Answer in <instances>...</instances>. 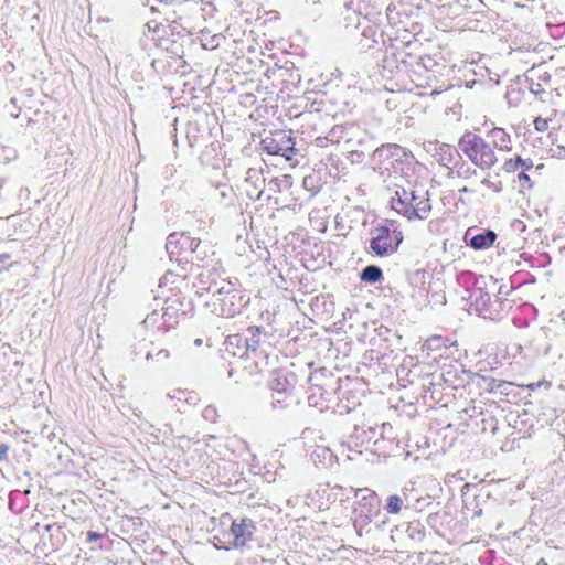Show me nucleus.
<instances>
[{
    "mask_svg": "<svg viewBox=\"0 0 565 565\" xmlns=\"http://www.w3.org/2000/svg\"><path fill=\"white\" fill-rule=\"evenodd\" d=\"M244 182L253 194L257 193L259 190L265 189L266 178L264 177L262 169L249 168L246 171Z\"/></svg>",
    "mask_w": 565,
    "mask_h": 565,
    "instance_id": "a19ab883",
    "label": "nucleus"
},
{
    "mask_svg": "<svg viewBox=\"0 0 565 565\" xmlns=\"http://www.w3.org/2000/svg\"><path fill=\"white\" fill-rule=\"evenodd\" d=\"M216 190L218 191L221 204L224 206H231L235 204L236 194L231 185L221 183L216 186Z\"/></svg>",
    "mask_w": 565,
    "mask_h": 565,
    "instance_id": "603ef678",
    "label": "nucleus"
},
{
    "mask_svg": "<svg viewBox=\"0 0 565 565\" xmlns=\"http://www.w3.org/2000/svg\"><path fill=\"white\" fill-rule=\"evenodd\" d=\"M412 447V445L403 444V440L396 438L393 426L390 423H383L370 450L384 458L403 456L404 460H408V457H412L415 452L409 449Z\"/></svg>",
    "mask_w": 565,
    "mask_h": 565,
    "instance_id": "9b49d317",
    "label": "nucleus"
},
{
    "mask_svg": "<svg viewBox=\"0 0 565 565\" xmlns=\"http://www.w3.org/2000/svg\"><path fill=\"white\" fill-rule=\"evenodd\" d=\"M255 531L256 525L252 519L242 518L234 520L230 531L226 533L227 543L235 548L244 547L253 540Z\"/></svg>",
    "mask_w": 565,
    "mask_h": 565,
    "instance_id": "4be33fe9",
    "label": "nucleus"
},
{
    "mask_svg": "<svg viewBox=\"0 0 565 565\" xmlns=\"http://www.w3.org/2000/svg\"><path fill=\"white\" fill-rule=\"evenodd\" d=\"M302 188L307 190L310 195H316L321 189V179L318 174L311 173L302 179Z\"/></svg>",
    "mask_w": 565,
    "mask_h": 565,
    "instance_id": "864d4df0",
    "label": "nucleus"
},
{
    "mask_svg": "<svg viewBox=\"0 0 565 565\" xmlns=\"http://www.w3.org/2000/svg\"><path fill=\"white\" fill-rule=\"evenodd\" d=\"M458 147L461 153L481 170L491 169L498 161L491 145L472 131H466L459 138Z\"/></svg>",
    "mask_w": 565,
    "mask_h": 565,
    "instance_id": "9d476101",
    "label": "nucleus"
},
{
    "mask_svg": "<svg viewBox=\"0 0 565 565\" xmlns=\"http://www.w3.org/2000/svg\"><path fill=\"white\" fill-rule=\"evenodd\" d=\"M438 375L439 380H443L444 384L450 390L463 388L470 383H475L478 386V379L481 377V375L466 370L458 362L445 365Z\"/></svg>",
    "mask_w": 565,
    "mask_h": 565,
    "instance_id": "aec40b11",
    "label": "nucleus"
},
{
    "mask_svg": "<svg viewBox=\"0 0 565 565\" xmlns=\"http://www.w3.org/2000/svg\"><path fill=\"white\" fill-rule=\"evenodd\" d=\"M469 299L470 307L478 316L491 321L503 320L512 312L516 305V298L508 291L505 284L498 288L493 299L482 287H475L470 292Z\"/></svg>",
    "mask_w": 565,
    "mask_h": 565,
    "instance_id": "7ed1b4c3",
    "label": "nucleus"
},
{
    "mask_svg": "<svg viewBox=\"0 0 565 565\" xmlns=\"http://www.w3.org/2000/svg\"><path fill=\"white\" fill-rule=\"evenodd\" d=\"M292 184L294 181L290 174H281L266 181L265 189L259 190L257 193L253 194L249 190H246V192L248 198L253 201H269L277 193L288 192L292 188Z\"/></svg>",
    "mask_w": 565,
    "mask_h": 565,
    "instance_id": "b1692460",
    "label": "nucleus"
},
{
    "mask_svg": "<svg viewBox=\"0 0 565 565\" xmlns=\"http://www.w3.org/2000/svg\"><path fill=\"white\" fill-rule=\"evenodd\" d=\"M412 42L395 40L385 49L383 68L392 76L401 72L415 71L414 54L408 51Z\"/></svg>",
    "mask_w": 565,
    "mask_h": 565,
    "instance_id": "ddd939ff",
    "label": "nucleus"
},
{
    "mask_svg": "<svg viewBox=\"0 0 565 565\" xmlns=\"http://www.w3.org/2000/svg\"><path fill=\"white\" fill-rule=\"evenodd\" d=\"M185 137L191 148L195 147L205 137V129L198 122L189 121L185 129Z\"/></svg>",
    "mask_w": 565,
    "mask_h": 565,
    "instance_id": "de8ad7c7",
    "label": "nucleus"
},
{
    "mask_svg": "<svg viewBox=\"0 0 565 565\" xmlns=\"http://www.w3.org/2000/svg\"><path fill=\"white\" fill-rule=\"evenodd\" d=\"M478 387L499 398L505 397L508 402H510L511 398L518 397L514 383L504 380L481 375V377L478 379Z\"/></svg>",
    "mask_w": 565,
    "mask_h": 565,
    "instance_id": "393cba45",
    "label": "nucleus"
},
{
    "mask_svg": "<svg viewBox=\"0 0 565 565\" xmlns=\"http://www.w3.org/2000/svg\"><path fill=\"white\" fill-rule=\"evenodd\" d=\"M360 278L364 282L375 284L383 279V271L376 265H369L361 271Z\"/></svg>",
    "mask_w": 565,
    "mask_h": 565,
    "instance_id": "3c124183",
    "label": "nucleus"
},
{
    "mask_svg": "<svg viewBox=\"0 0 565 565\" xmlns=\"http://www.w3.org/2000/svg\"><path fill=\"white\" fill-rule=\"evenodd\" d=\"M396 373L399 379H403L405 374L407 382L420 390L419 396L416 397L417 401L420 398L423 403L429 407L447 405L449 394L445 391L448 390V387L444 384L443 380H439L437 373L422 375L419 365H413L412 369H407L405 364H402Z\"/></svg>",
    "mask_w": 565,
    "mask_h": 565,
    "instance_id": "20e7f679",
    "label": "nucleus"
},
{
    "mask_svg": "<svg viewBox=\"0 0 565 565\" xmlns=\"http://www.w3.org/2000/svg\"><path fill=\"white\" fill-rule=\"evenodd\" d=\"M164 28L168 31V34H175V36H178V35H189V33L186 32V29L183 28L177 21H173L172 23H170L169 25H167Z\"/></svg>",
    "mask_w": 565,
    "mask_h": 565,
    "instance_id": "69168bd1",
    "label": "nucleus"
},
{
    "mask_svg": "<svg viewBox=\"0 0 565 565\" xmlns=\"http://www.w3.org/2000/svg\"><path fill=\"white\" fill-rule=\"evenodd\" d=\"M406 533L413 541H422L425 537V526L419 521L409 522Z\"/></svg>",
    "mask_w": 565,
    "mask_h": 565,
    "instance_id": "5fc2aeb1",
    "label": "nucleus"
},
{
    "mask_svg": "<svg viewBox=\"0 0 565 565\" xmlns=\"http://www.w3.org/2000/svg\"><path fill=\"white\" fill-rule=\"evenodd\" d=\"M536 281L535 276L527 270H518L510 276L509 286L507 285L508 291L512 295L519 288L524 285L534 284Z\"/></svg>",
    "mask_w": 565,
    "mask_h": 565,
    "instance_id": "a18cd8bd",
    "label": "nucleus"
},
{
    "mask_svg": "<svg viewBox=\"0 0 565 565\" xmlns=\"http://www.w3.org/2000/svg\"><path fill=\"white\" fill-rule=\"evenodd\" d=\"M142 327L152 333H164L174 328V326H170V321H168V316H166V309L163 306L160 309L154 308L150 313H148L142 321Z\"/></svg>",
    "mask_w": 565,
    "mask_h": 565,
    "instance_id": "f704fd0d",
    "label": "nucleus"
},
{
    "mask_svg": "<svg viewBox=\"0 0 565 565\" xmlns=\"http://www.w3.org/2000/svg\"><path fill=\"white\" fill-rule=\"evenodd\" d=\"M379 429L376 425L362 424L355 425L353 431L349 436V444L354 447L373 444L377 436Z\"/></svg>",
    "mask_w": 565,
    "mask_h": 565,
    "instance_id": "e433bc0d",
    "label": "nucleus"
},
{
    "mask_svg": "<svg viewBox=\"0 0 565 565\" xmlns=\"http://www.w3.org/2000/svg\"><path fill=\"white\" fill-rule=\"evenodd\" d=\"M488 137L491 140L492 148H497L502 151H509L512 149V141L510 135L500 127H494L488 132Z\"/></svg>",
    "mask_w": 565,
    "mask_h": 565,
    "instance_id": "79ce46f5",
    "label": "nucleus"
},
{
    "mask_svg": "<svg viewBox=\"0 0 565 565\" xmlns=\"http://www.w3.org/2000/svg\"><path fill=\"white\" fill-rule=\"evenodd\" d=\"M369 253L379 257L393 255L403 242V233L395 221L384 220L370 231Z\"/></svg>",
    "mask_w": 565,
    "mask_h": 565,
    "instance_id": "1a4fd4ad",
    "label": "nucleus"
},
{
    "mask_svg": "<svg viewBox=\"0 0 565 565\" xmlns=\"http://www.w3.org/2000/svg\"><path fill=\"white\" fill-rule=\"evenodd\" d=\"M228 281L230 279L224 276V270L221 265L214 264L211 267L204 266V269L198 274L196 281L193 284V287L195 288V295L200 298L205 295L214 297L225 287V284H228Z\"/></svg>",
    "mask_w": 565,
    "mask_h": 565,
    "instance_id": "2eb2a0df",
    "label": "nucleus"
},
{
    "mask_svg": "<svg viewBox=\"0 0 565 565\" xmlns=\"http://www.w3.org/2000/svg\"><path fill=\"white\" fill-rule=\"evenodd\" d=\"M260 149L268 156H277L285 159V161H295L298 163L297 156L299 150L296 148V141L292 137L291 130L278 129L270 131L260 140Z\"/></svg>",
    "mask_w": 565,
    "mask_h": 565,
    "instance_id": "f8f14e48",
    "label": "nucleus"
},
{
    "mask_svg": "<svg viewBox=\"0 0 565 565\" xmlns=\"http://www.w3.org/2000/svg\"><path fill=\"white\" fill-rule=\"evenodd\" d=\"M374 170L382 177H401L406 180L414 174L418 161L406 148L387 143L376 148L372 156Z\"/></svg>",
    "mask_w": 565,
    "mask_h": 565,
    "instance_id": "f03ea898",
    "label": "nucleus"
},
{
    "mask_svg": "<svg viewBox=\"0 0 565 565\" xmlns=\"http://www.w3.org/2000/svg\"><path fill=\"white\" fill-rule=\"evenodd\" d=\"M149 26V32L152 33L151 40L156 42V45L167 53L171 54V57L179 61L180 64L184 63L183 56L185 54V44L190 42L189 35L168 34L166 28H160L158 24L153 29Z\"/></svg>",
    "mask_w": 565,
    "mask_h": 565,
    "instance_id": "f3484780",
    "label": "nucleus"
},
{
    "mask_svg": "<svg viewBox=\"0 0 565 565\" xmlns=\"http://www.w3.org/2000/svg\"><path fill=\"white\" fill-rule=\"evenodd\" d=\"M17 158V151L12 147L0 143V163H8Z\"/></svg>",
    "mask_w": 565,
    "mask_h": 565,
    "instance_id": "4d7b16f0",
    "label": "nucleus"
},
{
    "mask_svg": "<svg viewBox=\"0 0 565 565\" xmlns=\"http://www.w3.org/2000/svg\"><path fill=\"white\" fill-rule=\"evenodd\" d=\"M18 262L12 259V255L9 253L0 254V274L10 270Z\"/></svg>",
    "mask_w": 565,
    "mask_h": 565,
    "instance_id": "13d9d810",
    "label": "nucleus"
},
{
    "mask_svg": "<svg viewBox=\"0 0 565 565\" xmlns=\"http://www.w3.org/2000/svg\"><path fill=\"white\" fill-rule=\"evenodd\" d=\"M358 26L362 28L360 46L362 50H371L375 45L379 44L380 40L385 45V41L383 39V32L380 30L379 25L365 15L363 21L358 22Z\"/></svg>",
    "mask_w": 565,
    "mask_h": 565,
    "instance_id": "7c9ffc66",
    "label": "nucleus"
},
{
    "mask_svg": "<svg viewBox=\"0 0 565 565\" xmlns=\"http://www.w3.org/2000/svg\"><path fill=\"white\" fill-rule=\"evenodd\" d=\"M415 74H422L423 72H431L433 74H440L446 65L440 53L428 54L423 56L414 55Z\"/></svg>",
    "mask_w": 565,
    "mask_h": 565,
    "instance_id": "c9c22d12",
    "label": "nucleus"
},
{
    "mask_svg": "<svg viewBox=\"0 0 565 565\" xmlns=\"http://www.w3.org/2000/svg\"><path fill=\"white\" fill-rule=\"evenodd\" d=\"M274 74L281 81V90L291 92L301 83L299 70H297L291 62H286L285 65L275 71Z\"/></svg>",
    "mask_w": 565,
    "mask_h": 565,
    "instance_id": "4c0bfd02",
    "label": "nucleus"
},
{
    "mask_svg": "<svg viewBox=\"0 0 565 565\" xmlns=\"http://www.w3.org/2000/svg\"><path fill=\"white\" fill-rule=\"evenodd\" d=\"M209 246L202 245L201 241L198 238L195 245L189 256V266L188 271L192 269L194 265L199 268L204 269V266L211 267L214 264H218V260L214 257V252L209 253Z\"/></svg>",
    "mask_w": 565,
    "mask_h": 565,
    "instance_id": "72a5a7b5",
    "label": "nucleus"
},
{
    "mask_svg": "<svg viewBox=\"0 0 565 565\" xmlns=\"http://www.w3.org/2000/svg\"><path fill=\"white\" fill-rule=\"evenodd\" d=\"M433 156L439 164L450 170L465 166L459 147L456 148L448 143H436Z\"/></svg>",
    "mask_w": 565,
    "mask_h": 565,
    "instance_id": "c85d7f7f",
    "label": "nucleus"
},
{
    "mask_svg": "<svg viewBox=\"0 0 565 565\" xmlns=\"http://www.w3.org/2000/svg\"><path fill=\"white\" fill-rule=\"evenodd\" d=\"M198 238L191 237L188 233H172L167 237L166 250L171 262H175L184 275L188 273L189 256L193 252Z\"/></svg>",
    "mask_w": 565,
    "mask_h": 565,
    "instance_id": "dca6fc26",
    "label": "nucleus"
},
{
    "mask_svg": "<svg viewBox=\"0 0 565 565\" xmlns=\"http://www.w3.org/2000/svg\"><path fill=\"white\" fill-rule=\"evenodd\" d=\"M171 351L169 349H161L157 353L152 354L151 352H148L146 355V360H152L154 359L158 362H163L168 360L171 356Z\"/></svg>",
    "mask_w": 565,
    "mask_h": 565,
    "instance_id": "e2e57ef3",
    "label": "nucleus"
},
{
    "mask_svg": "<svg viewBox=\"0 0 565 565\" xmlns=\"http://www.w3.org/2000/svg\"><path fill=\"white\" fill-rule=\"evenodd\" d=\"M540 43L530 34H521L515 36L511 44V53H536Z\"/></svg>",
    "mask_w": 565,
    "mask_h": 565,
    "instance_id": "ea45409f",
    "label": "nucleus"
},
{
    "mask_svg": "<svg viewBox=\"0 0 565 565\" xmlns=\"http://www.w3.org/2000/svg\"><path fill=\"white\" fill-rule=\"evenodd\" d=\"M163 307L166 309V316H168V321H170V326L174 327L179 323L180 318L185 317L193 311L192 301L181 295L167 297L163 301Z\"/></svg>",
    "mask_w": 565,
    "mask_h": 565,
    "instance_id": "a878e982",
    "label": "nucleus"
},
{
    "mask_svg": "<svg viewBox=\"0 0 565 565\" xmlns=\"http://www.w3.org/2000/svg\"><path fill=\"white\" fill-rule=\"evenodd\" d=\"M311 457L315 462L319 461L320 463L326 462L327 460H331L332 454L331 451L326 447H317L313 452L311 454Z\"/></svg>",
    "mask_w": 565,
    "mask_h": 565,
    "instance_id": "6e6d98bb",
    "label": "nucleus"
},
{
    "mask_svg": "<svg viewBox=\"0 0 565 565\" xmlns=\"http://www.w3.org/2000/svg\"><path fill=\"white\" fill-rule=\"evenodd\" d=\"M428 302L433 305H445L446 297L443 291L427 289Z\"/></svg>",
    "mask_w": 565,
    "mask_h": 565,
    "instance_id": "052dcab7",
    "label": "nucleus"
},
{
    "mask_svg": "<svg viewBox=\"0 0 565 565\" xmlns=\"http://www.w3.org/2000/svg\"><path fill=\"white\" fill-rule=\"evenodd\" d=\"M55 121V116L46 110H35L34 116L29 118L28 126L39 125L42 129L50 128Z\"/></svg>",
    "mask_w": 565,
    "mask_h": 565,
    "instance_id": "09e8293b",
    "label": "nucleus"
},
{
    "mask_svg": "<svg viewBox=\"0 0 565 565\" xmlns=\"http://www.w3.org/2000/svg\"><path fill=\"white\" fill-rule=\"evenodd\" d=\"M339 380L335 390V402L333 411L340 415L349 414L361 404V394L358 390V382L345 377Z\"/></svg>",
    "mask_w": 565,
    "mask_h": 565,
    "instance_id": "a211bd4d",
    "label": "nucleus"
},
{
    "mask_svg": "<svg viewBox=\"0 0 565 565\" xmlns=\"http://www.w3.org/2000/svg\"><path fill=\"white\" fill-rule=\"evenodd\" d=\"M403 444H409L413 446L411 449L415 452L412 457H408V459H412L414 462L418 461L420 457L426 456V450L429 446L426 437H420L419 440L415 441L408 438L407 440H403Z\"/></svg>",
    "mask_w": 565,
    "mask_h": 565,
    "instance_id": "8fccbe9b",
    "label": "nucleus"
},
{
    "mask_svg": "<svg viewBox=\"0 0 565 565\" xmlns=\"http://www.w3.org/2000/svg\"><path fill=\"white\" fill-rule=\"evenodd\" d=\"M330 494L326 487H319L313 492L308 493L307 504L318 510H326L330 504Z\"/></svg>",
    "mask_w": 565,
    "mask_h": 565,
    "instance_id": "37998d69",
    "label": "nucleus"
},
{
    "mask_svg": "<svg viewBox=\"0 0 565 565\" xmlns=\"http://www.w3.org/2000/svg\"><path fill=\"white\" fill-rule=\"evenodd\" d=\"M249 302V295L241 288L237 280H230L220 292L205 301V306L218 317L233 318L241 315Z\"/></svg>",
    "mask_w": 565,
    "mask_h": 565,
    "instance_id": "423d86ee",
    "label": "nucleus"
},
{
    "mask_svg": "<svg viewBox=\"0 0 565 565\" xmlns=\"http://www.w3.org/2000/svg\"><path fill=\"white\" fill-rule=\"evenodd\" d=\"M525 260L530 264L531 267H544L547 264H550V257L547 254H543L539 257H534L532 255H529Z\"/></svg>",
    "mask_w": 565,
    "mask_h": 565,
    "instance_id": "680f3d73",
    "label": "nucleus"
},
{
    "mask_svg": "<svg viewBox=\"0 0 565 565\" xmlns=\"http://www.w3.org/2000/svg\"><path fill=\"white\" fill-rule=\"evenodd\" d=\"M498 409L499 407L497 405L483 407L481 404H473L462 411L463 415L461 417L466 420L467 426L472 430L490 433L493 435L495 434L499 424L494 414Z\"/></svg>",
    "mask_w": 565,
    "mask_h": 565,
    "instance_id": "4468645a",
    "label": "nucleus"
},
{
    "mask_svg": "<svg viewBox=\"0 0 565 565\" xmlns=\"http://www.w3.org/2000/svg\"><path fill=\"white\" fill-rule=\"evenodd\" d=\"M298 377L295 372L287 369H277L270 373L268 386L270 391L295 393Z\"/></svg>",
    "mask_w": 565,
    "mask_h": 565,
    "instance_id": "c756f323",
    "label": "nucleus"
},
{
    "mask_svg": "<svg viewBox=\"0 0 565 565\" xmlns=\"http://www.w3.org/2000/svg\"><path fill=\"white\" fill-rule=\"evenodd\" d=\"M393 350L390 349L385 340L373 343L372 348L366 350L362 356L363 364L374 367L375 371L385 372L392 362Z\"/></svg>",
    "mask_w": 565,
    "mask_h": 565,
    "instance_id": "5701e85b",
    "label": "nucleus"
},
{
    "mask_svg": "<svg viewBox=\"0 0 565 565\" xmlns=\"http://www.w3.org/2000/svg\"><path fill=\"white\" fill-rule=\"evenodd\" d=\"M457 351V341L449 337L434 334L422 345V353L431 361L448 359Z\"/></svg>",
    "mask_w": 565,
    "mask_h": 565,
    "instance_id": "412c9836",
    "label": "nucleus"
},
{
    "mask_svg": "<svg viewBox=\"0 0 565 565\" xmlns=\"http://www.w3.org/2000/svg\"><path fill=\"white\" fill-rule=\"evenodd\" d=\"M526 82L529 83V89L531 93H533L535 96H540L545 92V87L542 83L535 82V78L533 77H526Z\"/></svg>",
    "mask_w": 565,
    "mask_h": 565,
    "instance_id": "0e129e2a",
    "label": "nucleus"
},
{
    "mask_svg": "<svg viewBox=\"0 0 565 565\" xmlns=\"http://www.w3.org/2000/svg\"><path fill=\"white\" fill-rule=\"evenodd\" d=\"M308 404L321 412L332 408L335 402V390L339 380L332 373H326V369L312 372L308 377Z\"/></svg>",
    "mask_w": 565,
    "mask_h": 565,
    "instance_id": "6e6552de",
    "label": "nucleus"
},
{
    "mask_svg": "<svg viewBox=\"0 0 565 565\" xmlns=\"http://www.w3.org/2000/svg\"><path fill=\"white\" fill-rule=\"evenodd\" d=\"M391 205L394 211L408 221L426 220L431 211L428 190L424 184L411 180L395 184Z\"/></svg>",
    "mask_w": 565,
    "mask_h": 565,
    "instance_id": "f257e3e1",
    "label": "nucleus"
},
{
    "mask_svg": "<svg viewBox=\"0 0 565 565\" xmlns=\"http://www.w3.org/2000/svg\"><path fill=\"white\" fill-rule=\"evenodd\" d=\"M203 419L210 423H216L218 419V412L214 405H206L202 411Z\"/></svg>",
    "mask_w": 565,
    "mask_h": 565,
    "instance_id": "bf43d9fd",
    "label": "nucleus"
},
{
    "mask_svg": "<svg viewBox=\"0 0 565 565\" xmlns=\"http://www.w3.org/2000/svg\"><path fill=\"white\" fill-rule=\"evenodd\" d=\"M44 531L49 534L47 541L44 535L36 544L35 548L44 554L57 552L65 544L67 537L63 527L56 523L46 524Z\"/></svg>",
    "mask_w": 565,
    "mask_h": 565,
    "instance_id": "bb28decb",
    "label": "nucleus"
},
{
    "mask_svg": "<svg viewBox=\"0 0 565 565\" xmlns=\"http://www.w3.org/2000/svg\"><path fill=\"white\" fill-rule=\"evenodd\" d=\"M431 502V495L418 489L414 481H407L397 492L386 498L383 508L388 514H399L406 510L420 512Z\"/></svg>",
    "mask_w": 565,
    "mask_h": 565,
    "instance_id": "0eeeda50",
    "label": "nucleus"
},
{
    "mask_svg": "<svg viewBox=\"0 0 565 565\" xmlns=\"http://www.w3.org/2000/svg\"><path fill=\"white\" fill-rule=\"evenodd\" d=\"M531 77L536 78L540 83L546 87L551 82V74L546 71H531Z\"/></svg>",
    "mask_w": 565,
    "mask_h": 565,
    "instance_id": "774afa93",
    "label": "nucleus"
},
{
    "mask_svg": "<svg viewBox=\"0 0 565 565\" xmlns=\"http://www.w3.org/2000/svg\"><path fill=\"white\" fill-rule=\"evenodd\" d=\"M511 315L513 326L524 329L536 319L537 310L532 303L516 299V305L512 309Z\"/></svg>",
    "mask_w": 565,
    "mask_h": 565,
    "instance_id": "473e14b6",
    "label": "nucleus"
},
{
    "mask_svg": "<svg viewBox=\"0 0 565 565\" xmlns=\"http://www.w3.org/2000/svg\"><path fill=\"white\" fill-rule=\"evenodd\" d=\"M274 328L270 326L259 327L250 326L243 334H233L227 338V345H238L243 340L246 351L257 352L263 351V347L269 343V339L273 337Z\"/></svg>",
    "mask_w": 565,
    "mask_h": 565,
    "instance_id": "6ab92c4d",
    "label": "nucleus"
},
{
    "mask_svg": "<svg viewBox=\"0 0 565 565\" xmlns=\"http://www.w3.org/2000/svg\"><path fill=\"white\" fill-rule=\"evenodd\" d=\"M355 501L352 509V523L356 534L362 537L372 532V522L381 514V500L377 493L369 488L352 489Z\"/></svg>",
    "mask_w": 565,
    "mask_h": 565,
    "instance_id": "39448f33",
    "label": "nucleus"
},
{
    "mask_svg": "<svg viewBox=\"0 0 565 565\" xmlns=\"http://www.w3.org/2000/svg\"><path fill=\"white\" fill-rule=\"evenodd\" d=\"M497 237V233L492 230H482L473 226L466 231L463 241L475 250H482L492 246Z\"/></svg>",
    "mask_w": 565,
    "mask_h": 565,
    "instance_id": "cd10ccee",
    "label": "nucleus"
},
{
    "mask_svg": "<svg viewBox=\"0 0 565 565\" xmlns=\"http://www.w3.org/2000/svg\"><path fill=\"white\" fill-rule=\"evenodd\" d=\"M29 491L13 490L9 493V509L15 513H22L29 505Z\"/></svg>",
    "mask_w": 565,
    "mask_h": 565,
    "instance_id": "49530a36",
    "label": "nucleus"
},
{
    "mask_svg": "<svg viewBox=\"0 0 565 565\" xmlns=\"http://www.w3.org/2000/svg\"><path fill=\"white\" fill-rule=\"evenodd\" d=\"M299 399L295 393L284 391H271L270 406L273 409H286L294 404H298Z\"/></svg>",
    "mask_w": 565,
    "mask_h": 565,
    "instance_id": "c03bdc74",
    "label": "nucleus"
},
{
    "mask_svg": "<svg viewBox=\"0 0 565 565\" xmlns=\"http://www.w3.org/2000/svg\"><path fill=\"white\" fill-rule=\"evenodd\" d=\"M199 160L202 166L218 169L223 161L220 145L215 142L207 145L201 152Z\"/></svg>",
    "mask_w": 565,
    "mask_h": 565,
    "instance_id": "58836bf2",
    "label": "nucleus"
},
{
    "mask_svg": "<svg viewBox=\"0 0 565 565\" xmlns=\"http://www.w3.org/2000/svg\"><path fill=\"white\" fill-rule=\"evenodd\" d=\"M458 281L461 284V285H465L467 288H469V286H476L477 285V278L475 276V274L470 273V271H466V273H461L460 276L458 277Z\"/></svg>",
    "mask_w": 565,
    "mask_h": 565,
    "instance_id": "338daca9",
    "label": "nucleus"
},
{
    "mask_svg": "<svg viewBox=\"0 0 565 565\" xmlns=\"http://www.w3.org/2000/svg\"><path fill=\"white\" fill-rule=\"evenodd\" d=\"M355 129L353 125H335L326 136H319L315 139L317 147H328L329 145H339L341 142H350L351 132Z\"/></svg>",
    "mask_w": 565,
    "mask_h": 565,
    "instance_id": "2f4dec72",
    "label": "nucleus"
}]
</instances>
